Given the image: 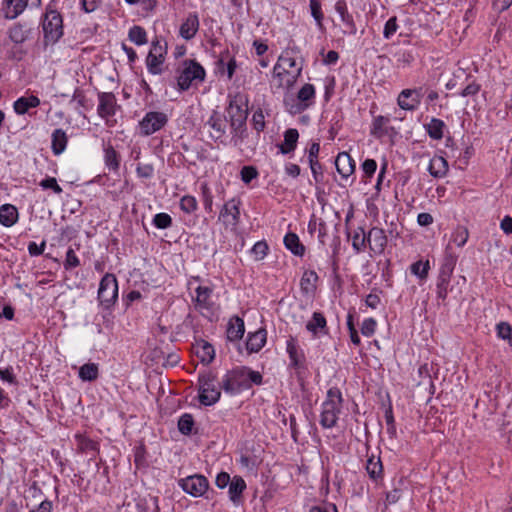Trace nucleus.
<instances>
[{
	"mask_svg": "<svg viewBox=\"0 0 512 512\" xmlns=\"http://www.w3.org/2000/svg\"><path fill=\"white\" fill-rule=\"evenodd\" d=\"M302 69L300 48L294 42H290L273 67L272 86L281 90L292 88L301 76Z\"/></svg>",
	"mask_w": 512,
	"mask_h": 512,
	"instance_id": "1",
	"label": "nucleus"
},
{
	"mask_svg": "<svg viewBox=\"0 0 512 512\" xmlns=\"http://www.w3.org/2000/svg\"><path fill=\"white\" fill-rule=\"evenodd\" d=\"M263 377L258 371L248 367H237L228 371L222 378L221 387L229 394H237L250 389L253 384L261 385Z\"/></svg>",
	"mask_w": 512,
	"mask_h": 512,
	"instance_id": "2",
	"label": "nucleus"
},
{
	"mask_svg": "<svg viewBox=\"0 0 512 512\" xmlns=\"http://www.w3.org/2000/svg\"><path fill=\"white\" fill-rule=\"evenodd\" d=\"M342 402V393L339 388L332 387L327 391L320 414V424L323 428L328 429L336 426L341 413Z\"/></svg>",
	"mask_w": 512,
	"mask_h": 512,
	"instance_id": "3",
	"label": "nucleus"
},
{
	"mask_svg": "<svg viewBox=\"0 0 512 512\" xmlns=\"http://www.w3.org/2000/svg\"><path fill=\"white\" fill-rule=\"evenodd\" d=\"M199 401L205 406L215 404L221 396V384H218L216 377L211 372L199 375Z\"/></svg>",
	"mask_w": 512,
	"mask_h": 512,
	"instance_id": "4",
	"label": "nucleus"
},
{
	"mask_svg": "<svg viewBox=\"0 0 512 512\" xmlns=\"http://www.w3.org/2000/svg\"><path fill=\"white\" fill-rule=\"evenodd\" d=\"M247 114V98L244 94L237 93L230 100L227 116H225L229 118L231 128H242L247 119Z\"/></svg>",
	"mask_w": 512,
	"mask_h": 512,
	"instance_id": "5",
	"label": "nucleus"
},
{
	"mask_svg": "<svg viewBox=\"0 0 512 512\" xmlns=\"http://www.w3.org/2000/svg\"><path fill=\"white\" fill-rule=\"evenodd\" d=\"M205 75V70L199 63L193 60H186L177 78L178 87L183 91L187 90L194 81L202 82Z\"/></svg>",
	"mask_w": 512,
	"mask_h": 512,
	"instance_id": "6",
	"label": "nucleus"
},
{
	"mask_svg": "<svg viewBox=\"0 0 512 512\" xmlns=\"http://www.w3.org/2000/svg\"><path fill=\"white\" fill-rule=\"evenodd\" d=\"M118 297V283L115 275L105 274L99 284L98 300L100 304L108 309L115 304Z\"/></svg>",
	"mask_w": 512,
	"mask_h": 512,
	"instance_id": "7",
	"label": "nucleus"
},
{
	"mask_svg": "<svg viewBox=\"0 0 512 512\" xmlns=\"http://www.w3.org/2000/svg\"><path fill=\"white\" fill-rule=\"evenodd\" d=\"M178 484L184 492L193 497L203 496L209 488L208 479L201 474H194L182 478L178 481Z\"/></svg>",
	"mask_w": 512,
	"mask_h": 512,
	"instance_id": "8",
	"label": "nucleus"
},
{
	"mask_svg": "<svg viewBox=\"0 0 512 512\" xmlns=\"http://www.w3.org/2000/svg\"><path fill=\"white\" fill-rule=\"evenodd\" d=\"M44 38L47 43H55L63 34L62 18L56 11L46 13L43 21Z\"/></svg>",
	"mask_w": 512,
	"mask_h": 512,
	"instance_id": "9",
	"label": "nucleus"
},
{
	"mask_svg": "<svg viewBox=\"0 0 512 512\" xmlns=\"http://www.w3.org/2000/svg\"><path fill=\"white\" fill-rule=\"evenodd\" d=\"M240 206L241 200L239 198H232L222 206L219 213V221L225 227L235 229L240 223Z\"/></svg>",
	"mask_w": 512,
	"mask_h": 512,
	"instance_id": "10",
	"label": "nucleus"
},
{
	"mask_svg": "<svg viewBox=\"0 0 512 512\" xmlns=\"http://www.w3.org/2000/svg\"><path fill=\"white\" fill-rule=\"evenodd\" d=\"M423 98V89L407 88L403 89L397 96V105L405 111H415L420 107Z\"/></svg>",
	"mask_w": 512,
	"mask_h": 512,
	"instance_id": "11",
	"label": "nucleus"
},
{
	"mask_svg": "<svg viewBox=\"0 0 512 512\" xmlns=\"http://www.w3.org/2000/svg\"><path fill=\"white\" fill-rule=\"evenodd\" d=\"M200 28L199 16L196 12H189L182 20L179 27V36L189 41L193 39Z\"/></svg>",
	"mask_w": 512,
	"mask_h": 512,
	"instance_id": "12",
	"label": "nucleus"
},
{
	"mask_svg": "<svg viewBox=\"0 0 512 512\" xmlns=\"http://www.w3.org/2000/svg\"><path fill=\"white\" fill-rule=\"evenodd\" d=\"M367 240L370 250L375 254H382L388 242L384 229L379 227H373L369 230Z\"/></svg>",
	"mask_w": 512,
	"mask_h": 512,
	"instance_id": "13",
	"label": "nucleus"
},
{
	"mask_svg": "<svg viewBox=\"0 0 512 512\" xmlns=\"http://www.w3.org/2000/svg\"><path fill=\"white\" fill-rule=\"evenodd\" d=\"M41 0H6L5 17L14 19L27 7H39Z\"/></svg>",
	"mask_w": 512,
	"mask_h": 512,
	"instance_id": "14",
	"label": "nucleus"
},
{
	"mask_svg": "<svg viewBox=\"0 0 512 512\" xmlns=\"http://www.w3.org/2000/svg\"><path fill=\"white\" fill-rule=\"evenodd\" d=\"M286 350L289 355L290 367L294 369L302 368L305 363V355L299 348L296 338L290 337L287 340Z\"/></svg>",
	"mask_w": 512,
	"mask_h": 512,
	"instance_id": "15",
	"label": "nucleus"
},
{
	"mask_svg": "<svg viewBox=\"0 0 512 512\" xmlns=\"http://www.w3.org/2000/svg\"><path fill=\"white\" fill-rule=\"evenodd\" d=\"M116 109V98L110 92L99 93L98 95V114L102 118H108L114 115Z\"/></svg>",
	"mask_w": 512,
	"mask_h": 512,
	"instance_id": "16",
	"label": "nucleus"
},
{
	"mask_svg": "<svg viewBox=\"0 0 512 512\" xmlns=\"http://www.w3.org/2000/svg\"><path fill=\"white\" fill-rule=\"evenodd\" d=\"M306 329L313 337H320L328 334L327 321L321 312H314L312 318L307 322Z\"/></svg>",
	"mask_w": 512,
	"mask_h": 512,
	"instance_id": "17",
	"label": "nucleus"
},
{
	"mask_svg": "<svg viewBox=\"0 0 512 512\" xmlns=\"http://www.w3.org/2000/svg\"><path fill=\"white\" fill-rule=\"evenodd\" d=\"M267 340V332L264 328H260L253 333L248 334V338L246 341V349L249 353H257L259 352Z\"/></svg>",
	"mask_w": 512,
	"mask_h": 512,
	"instance_id": "18",
	"label": "nucleus"
},
{
	"mask_svg": "<svg viewBox=\"0 0 512 512\" xmlns=\"http://www.w3.org/2000/svg\"><path fill=\"white\" fill-rule=\"evenodd\" d=\"M337 172L342 178H348L355 170V162L347 152H340L335 160Z\"/></svg>",
	"mask_w": 512,
	"mask_h": 512,
	"instance_id": "19",
	"label": "nucleus"
},
{
	"mask_svg": "<svg viewBox=\"0 0 512 512\" xmlns=\"http://www.w3.org/2000/svg\"><path fill=\"white\" fill-rule=\"evenodd\" d=\"M195 291V308L200 311L210 310L213 305V302L211 300V295L213 293L212 288L207 286H198Z\"/></svg>",
	"mask_w": 512,
	"mask_h": 512,
	"instance_id": "20",
	"label": "nucleus"
},
{
	"mask_svg": "<svg viewBox=\"0 0 512 512\" xmlns=\"http://www.w3.org/2000/svg\"><path fill=\"white\" fill-rule=\"evenodd\" d=\"M39 105L40 99L37 96L24 95L14 102L13 108L15 113L18 115H23L28 113L31 109L38 107Z\"/></svg>",
	"mask_w": 512,
	"mask_h": 512,
	"instance_id": "21",
	"label": "nucleus"
},
{
	"mask_svg": "<svg viewBox=\"0 0 512 512\" xmlns=\"http://www.w3.org/2000/svg\"><path fill=\"white\" fill-rule=\"evenodd\" d=\"M246 489V482L241 476H234L229 484V499L235 504L239 505L242 501V494Z\"/></svg>",
	"mask_w": 512,
	"mask_h": 512,
	"instance_id": "22",
	"label": "nucleus"
},
{
	"mask_svg": "<svg viewBox=\"0 0 512 512\" xmlns=\"http://www.w3.org/2000/svg\"><path fill=\"white\" fill-rule=\"evenodd\" d=\"M448 170L449 165L444 157L435 155L434 157L431 158L428 166V171L431 176H433L434 178H442L446 176Z\"/></svg>",
	"mask_w": 512,
	"mask_h": 512,
	"instance_id": "23",
	"label": "nucleus"
},
{
	"mask_svg": "<svg viewBox=\"0 0 512 512\" xmlns=\"http://www.w3.org/2000/svg\"><path fill=\"white\" fill-rule=\"evenodd\" d=\"M167 115L163 112H148L140 122L142 128H162L167 123Z\"/></svg>",
	"mask_w": 512,
	"mask_h": 512,
	"instance_id": "24",
	"label": "nucleus"
},
{
	"mask_svg": "<svg viewBox=\"0 0 512 512\" xmlns=\"http://www.w3.org/2000/svg\"><path fill=\"white\" fill-rule=\"evenodd\" d=\"M104 163L110 171H118L120 167V155L114 149L110 141L103 143Z\"/></svg>",
	"mask_w": 512,
	"mask_h": 512,
	"instance_id": "25",
	"label": "nucleus"
},
{
	"mask_svg": "<svg viewBox=\"0 0 512 512\" xmlns=\"http://www.w3.org/2000/svg\"><path fill=\"white\" fill-rule=\"evenodd\" d=\"M77 451L80 453L97 454L99 452V444L84 434L77 433L74 436Z\"/></svg>",
	"mask_w": 512,
	"mask_h": 512,
	"instance_id": "26",
	"label": "nucleus"
},
{
	"mask_svg": "<svg viewBox=\"0 0 512 512\" xmlns=\"http://www.w3.org/2000/svg\"><path fill=\"white\" fill-rule=\"evenodd\" d=\"M244 332V321L238 316L232 317L227 327V338L230 341L240 340L243 337Z\"/></svg>",
	"mask_w": 512,
	"mask_h": 512,
	"instance_id": "27",
	"label": "nucleus"
},
{
	"mask_svg": "<svg viewBox=\"0 0 512 512\" xmlns=\"http://www.w3.org/2000/svg\"><path fill=\"white\" fill-rule=\"evenodd\" d=\"M366 471L375 482L383 479V465L379 456L372 455L367 459Z\"/></svg>",
	"mask_w": 512,
	"mask_h": 512,
	"instance_id": "28",
	"label": "nucleus"
},
{
	"mask_svg": "<svg viewBox=\"0 0 512 512\" xmlns=\"http://www.w3.org/2000/svg\"><path fill=\"white\" fill-rule=\"evenodd\" d=\"M18 216V210L14 205L4 204L0 207V223L3 226H13L18 220Z\"/></svg>",
	"mask_w": 512,
	"mask_h": 512,
	"instance_id": "29",
	"label": "nucleus"
},
{
	"mask_svg": "<svg viewBox=\"0 0 512 512\" xmlns=\"http://www.w3.org/2000/svg\"><path fill=\"white\" fill-rule=\"evenodd\" d=\"M298 138V130H286L284 134V141L277 144L279 152L282 154H289L293 152L296 149Z\"/></svg>",
	"mask_w": 512,
	"mask_h": 512,
	"instance_id": "30",
	"label": "nucleus"
},
{
	"mask_svg": "<svg viewBox=\"0 0 512 512\" xmlns=\"http://www.w3.org/2000/svg\"><path fill=\"white\" fill-rule=\"evenodd\" d=\"M451 278V270L442 269L437 278L436 293L437 298L445 301L448 294V286Z\"/></svg>",
	"mask_w": 512,
	"mask_h": 512,
	"instance_id": "31",
	"label": "nucleus"
},
{
	"mask_svg": "<svg viewBox=\"0 0 512 512\" xmlns=\"http://www.w3.org/2000/svg\"><path fill=\"white\" fill-rule=\"evenodd\" d=\"M51 148L54 155H60L66 148L68 136L64 130H54L51 136Z\"/></svg>",
	"mask_w": 512,
	"mask_h": 512,
	"instance_id": "32",
	"label": "nucleus"
},
{
	"mask_svg": "<svg viewBox=\"0 0 512 512\" xmlns=\"http://www.w3.org/2000/svg\"><path fill=\"white\" fill-rule=\"evenodd\" d=\"M285 247L296 256H303L305 247L300 242L299 237L295 233H287L284 237Z\"/></svg>",
	"mask_w": 512,
	"mask_h": 512,
	"instance_id": "33",
	"label": "nucleus"
},
{
	"mask_svg": "<svg viewBox=\"0 0 512 512\" xmlns=\"http://www.w3.org/2000/svg\"><path fill=\"white\" fill-rule=\"evenodd\" d=\"M317 281H318V275L315 271H313V270L305 271L303 273L301 281H300L301 290L306 294L313 293L316 290Z\"/></svg>",
	"mask_w": 512,
	"mask_h": 512,
	"instance_id": "34",
	"label": "nucleus"
},
{
	"mask_svg": "<svg viewBox=\"0 0 512 512\" xmlns=\"http://www.w3.org/2000/svg\"><path fill=\"white\" fill-rule=\"evenodd\" d=\"M78 376L82 381L92 382L99 376V367L96 363H86L79 368Z\"/></svg>",
	"mask_w": 512,
	"mask_h": 512,
	"instance_id": "35",
	"label": "nucleus"
},
{
	"mask_svg": "<svg viewBox=\"0 0 512 512\" xmlns=\"http://www.w3.org/2000/svg\"><path fill=\"white\" fill-rule=\"evenodd\" d=\"M351 238H352V247L356 253H360L365 250V248L368 244V240H367V234L365 233V231L362 227H358L357 229H355L353 231Z\"/></svg>",
	"mask_w": 512,
	"mask_h": 512,
	"instance_id": "36",
	"label": "nucleus"
},
{
	"mask_svg": "<svg viewBox=\"0 0 512 512\" xmlns=\"http://www.w3.org/2000/svg\"><path fill=\"white\" fill-rule=\"evenodd\" d=\"M196 354L202 362L210 363L215 357V350L211 344L202 341L196 346Z\"/></svg>",
	"mask_w": 512,
	"mask_h": 512,
	"instance_id": "37",
	"label": "nucleus"
},
{
	"mask_svg": "<svg viewBox=\"0 0 512 512\" xmlns=\"http://www.w3.org/2000/svg\"><path fill=\"white\" fill-rule=\"evenodd\" d=\"M128 38L131 42L138 46L145 45L148 42L145 29L137 25L129 29Z\"/></svg>",
	"mask_w": 512,
	"mask_h": 512,
	"instance_id": "38",
	"label": "nucleus"
},
{
	"mask_svg": "<svg viewBox=\"0 0 512 512\" xmlns=\"http://www.w3.org/2000/svg\"><path fill=\"white\" fill-rule=\"evenodd\" d=\"M194 425V418L189 413H185L182 416H180L177 424L180 433L186 436L192 434Z\"/></svg>",
	"mask_w": 512,
	"mask_h": 512,
	"instance_id": "39",
	"label": "nucleus"
},
{
	"mask_svg": "<svg viewBox=\"0 0 512 512\" xmlns=\"http://www.w3.org/2000/svg\"><path fill=\"white\" fill-rule=\"evenodd\" d=\"M28 36V31L21 24H15L9 29V38L16 44L23 43Z\"/></svg>",
	"mask_w": 512,
	"mask_h": 512,
	"instance_id": "40",
	"label": "nucleus"
},
{
	"mask_svg": "<svg viewBox=\"0 0 512 512\" xmlns=\"http://www.w3.org/2000/svg\"><path fill=\"white\" fill-rule=\"evenodd\" d=\"M164 62V57L156 56L152 54H148L146 58L147 69L151 74L157 75L162 71V64Z\"/></svg>",
	"mask_w": 512,
	"mask_h": 512,
	"instance_id": "41",
	"label": "nucleus"
},
{
	"mask_svg": "<svg viewBox=\"0 0 512 512\" xmlns=\"http://www.w3.org/2000/svg\"><path fill=\"white\" fill-rule=\"evenodd\" d=\"M315 97V88L312 84H305L301 87L297 94V98L301 103H304L305 106L310 104Z\"/></svg>",
	"mask_w": 512,
	"mask_h": 512,
	"instance_id": "42",
	"label": "nucleus"
},
{
	"mask_svg": "<svg viewBox=\"0 0 512 512\" xmlns=\"http://www.w3.org/2000/svg\"><path fill=\"white\" fill-rule=\"evenodd\" d=\"M468 237V230L463 226H458L451 235V242L456 244L458 247H462L466 244Z\"/></svg>",
	"mask_w": 512,
	"mask_h": 512,
	"instance_id": "43",
	"label": "nucleus"
},
{
	"mask_svg": "<svg viewBox=\"0 0 512 512\" xmlns=\"http://www.w3.org/2000/svg\"><path fill=\"white\" fill-rule=\"evenodd\" d=\"M429 269H430L429 261H426V262L416 261L413 264H411V266H410L411 273L420 279L427 278Z\"/></svg>",
	"mask_w": 512,
	"mask_h": 512,
	"instance_id": "44",
	"label": "nucleus"
},
{
	"mask_svg": "<svg viewBox=\"0 0 512 512\" xmlns=\"http://www.w3.org/2000/svg\"><path fill=\"white\" fill-rule=\"evenodd\" d=\"M311 15L319 29H323V13L321 3L318 0H309Z\"/></svg>",
	"mask_w": 512,
	"mask_h": 512,
	"instance_id": "45",
	"label": "nucleus"
},
{
	"mask_svg": "<svg viewBox=\"0 0 512 512\" xmlns=\"http://www.w3.org/2000/svg\"><path fill=\"white\" fill-rule=\"evenodd\" d=\"M180 208L183 212L191 214L198 208L197 200L194 196L185 195L180 199Z\"/></svg>",
	"mask_w": 512,
	"mask_h": 512,
	"instance_id": "46",
	"label": "nucleus"
},
{
	"mask_svg": "<svg viewBox=\"0 0 512 512\" xmlns=\"http://www.w3.org/2000/svg\"><path fill=\"white\" fill-rule=\"evenodd\" d=\"M202 201L207 212L213 211V195L207 183L201 184Z\"/></svg>",
	"mask_w": 512,
	"mask_h": 512,
	"instance_id": "47",
	"label": "nucleus"
},
{
	"mask_svg": "<svg viewBox=\"0 0 512 512\" xmlns=\"http://www.w3.org/2000/svg\"><path fill=\"white\" fill-rule=\"evenodd\" d=\"M152 222L158 229H167L172 225V218L167 213H158L154 216Z\"/></svg>",
	"mask_w": 512,
	"mask_h": 512,
	"instance_id": "48",
	"label": "nucleus"
},
{
	"mask_svg": "<svg viewBox=\"0 0 512 512\" xmlns=\"http://www.w3.org/2000/svg\"><path fill=\"white\" fill-rule=\"evenodd\" d=\"M269 247L265 241L256 242L252 249L251 253L253 254L255 260H262L268 253Z\"/></svg>",
	"mask_w": 512,
	"mask_h": 512,
	"instance_id": "49",
	"label": "nucleus"
},
{
	"mask_svg": "<svg viewBox=\"0 0 512 512\" xmlns=\"http://www.w3.org/2000/svg\"><path fill=\"white\" fill-rule=\"evenodd\" d=\"M497 335L501 339L507 340L512 346V327L507 322H501L497 325Z\"/></svg>",
	"mask_w": 512,
	"mask_h": 512,
	"instance_id": "50",
	"label": "nucleus"
},
{
	"mask_svg": "<svg viewBox=\"0 0 512 512\" xmlns=\"http://www.w3.org/2000/svg\"><path fill=\"white\" fill-rule=\"evenodd\" d=\"M80 265V261L75 254V251L70 247L66 252V259L64 262V268L70 270Z\"/></svg>",
	"mask_w": 512,
	"mask_h": 512,
	"instance_id": "51",
	"label": "nucleus"
},
{
	"mask_svg": "<svg viewBox=\"0 0 512 512\" xmlns=\"http://www.w3.org/2000/svg\"><path fill=\"white\" fill-rule=\"evenodd\" d=\"M397 29H398L397 18L391 17L385 23L384 30H383V37L385 39H390L396 33Z\"/></svg>",
	"mask_w": 512,
	"mask_h": 512,
	"instance_id": "52",
	"label": "nucleus"
},
{
	"mask_svg": "<svg viewBox=\"0 0 512 512\" xmlns=\"http://www.w3.org/2000/svg\"><path fill=\"white\" fill-rule=\"evenodd\" d=\"M39 185L43 188V189H51L53 190L54 193L56 194H61L62 193V188L60 187V185L57 183V180L56 178L54 177H47L45 179H43Z\"/></svg>",
	"mask_w": 512,
	"mask_h": 512,
	"instance_id": "53",
	"label": "nucleus"
},
{
	"mask_svg": "<svg viewBox=\"0 0 512 512\" xmlns=\"http://www.w3.org/2000/svg\"><path fill=\"white\" fill-rule=\"evenodd\" d=\"M167 52V46L165 42L159 39L152 41L151 49L148 54L164 57Z\"/></svg>",
	"mask_w": 512,
	"mask_h": 512,
	"instance_id": "54",
	"label": "nucleus"
},
{
	"mask_svg": "<svg viewBox=\"0 0 512 512\" xmlns=\"http://www.w3.org/2000/svg\"><path fill=\"white\" fill-rule=\"evenodd\" d=\"M240 174H241V180L247 184V183H250L254 178H256L258 176V171L253 166H244L241 169Z\"/></svg>",
	"mask_w": 512,
	"mask_h": 512,
	"instance_id": "55",
	"label": "nucleus"
},
{
	"mask_svg": "<svg viewBox=\"0 0 512 512\" xmlns=\"http://www.w3.org/2000/svg\"><path fill=\"white\" fill-rule=\"evenodd\" d=\"M376 326H377V323H376L375 319L367 318L362 323L361 333L366 337H370L374 334Z\"/></svg>",
	"mask_w": 512,
	"mask_h": 512,
	"instance_id": "56",
	"label": "nucleus"
},
{
	"mask_svg": "<svg viewBox=\"0 0 512 512\" xmlns=\"http://www.w3.org/2000/svg\"><path fill=\"white\" fill-rule=\"evenodd\" d=\"M136 173L140 178L149 179L153 176L154 168L151 164H138Z\"/></svg>",
	"mask_w": 512,
	"mask_h": 512,
	"instance_id": "57",
	"label": "nucleus"
},
{
	"mask_svg": "<svg viewBox=\"0 0 512 512\" xmlns=\"http://www.w3.org/2000/svg\"><path fill=\"white\" fill-rule=\"evenodd\" d=\"M232 479L227 472H220L215 479V484L219 489H224L231 483Z\"/></svg>",
	"mask_w": 512,
	"mask_h": 512,
	"instance_id": "58",
	"label": "nucleus"
},
{
	"mask_svg": "<svg viewBox=\"0 0 512 512\" xmlns=\"http://www.w3.org/2000/svg\"><path fill=\"white\" fill-rule=\"evenodd\" d=\"M341 21L344 23L345 27H346V31L350 34H356L357 32V29H356V26H355V23L353 21V17L347 13V14H344L340 17Z\"/></svg>",
	"mask_w": 512,
	"mask_h": 512,
	"instance_id": "59",
	"label": "nucleus"
},
{
	"mask_svg": "<svg viewBox=\"0 0 512 512\" xmlns=\"http://www.w3.org/2000/svg\"><path fill=\"white\" fill-rule=\"evenodd\" d=\"M479 91L480 85L475 82H471L461 91L460 95L462 97L475 96Z\"/></svg>",
	"mask_w": 512,
	"mask_h": 512,
	"instance_id": "60",
	"label": "nucleus"
},
{
	"mask_svg": "<svg viewBox=\"0 0 512 512\" xmlns=\"http://www.w3.org/2000/svg\"><path fill=\"white\" fill-rule=\"evenodd\" d=\"M377 168V163L373 159H366L362 164L363 172L368 176L371 177Z\"/></svg>",
	"mask_w": 512,
	"mask_h": 512,
	"instance_id": "61",
	"label": "nucleus"
},
{
	"mask_svg": "<svg viewBox=\"0 0 512 512\" xmlns=\"http://www.w3.org/2000/svg\"><path fill=\"white\" fill-rule=\"evenodd\" d=\"M0 378L3 380V381H6L10 384H15L16 383V377L13 373V369L12 367H8V368H5V369H0Z\"/></svg>",
	"mask_w": 512,
	"mask_h": 512,
	"instance_id": "62",
	"label": "nucleus"
},
{
	"mask_svg": "<svg viewBox=\"0 0 512 512\" xmlns=\"http://www.w3.org/2000/svg\"><path fill=\"white\" fill-rule=\"evenodd\" d=\"M46 243L43 241L40 245L35 242H30L28 244V252L31 256H39L44 252Z\"/></svg>",
	"mask_w": 512,
	"mask_h": 512,
	"instance_id": "63",
	"label": "nucleus"
},
{
	"mask_svg": "<svg viewBox=\"0 0 512 512\" xmlns=\"http://www.w3.org/2000/svg\"><path fill=\"white\" fill-rule=\"evenodd\" d=\"M53 510V503L48 500V499H45L43 501H41V503L30 510V512H52Z\"/></svg>",
	"mask_w": 512,
	"mask_h": 512,
	"instance_id": "64",
	"label": "nucleus"
}]
</instances>
